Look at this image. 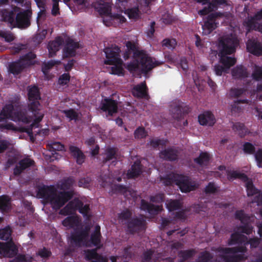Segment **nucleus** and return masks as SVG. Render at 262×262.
Wrapping results in <instances>:
<instances>
[{
	"mask_svg": "<svg viewBox=\"0 0 262 262\" xmlns=\"http://www.w3.org/2000/svg\"><path fill=\"white\" fill-rule=\"evenodd\" d=\"M239 42L235 37H225L220 38L217 46L219 62L222 66L216 64L214 67V71L217 76H221L223 73L227 72L230 68L236 62L234 57L228 56L233 54Z\"/></svg>",
	"mask_w": 262,
	"mask_h": 262,
	"instance_id": "nucleus-1",
	"label": "nucleus"
},
{
	"mask_svg": "<svg viewBox=\"0 0 262 262\" xmlns=\"http://www.w3.org/2000/svg\"><path fill=\"white\" fill-rule=\"evenodd\" d=\"M37 195L39 198L50 202L53 208L59 209L73 198L74 192H57L54 185H42L37 187Z\"/></svg>",
	"mask_w": 262,
	"mask_h": 262,
	"instance_id": "nucleus-2",
	"label": "nucleus"
},
{
	"mask_svg": "<svg viewBox=\"0 0 262 262\" xmlns=\"http://www.w3.org/2000/svg\"><path fill=\"white\" fill-rule=\"evenodd\" d=\"M8 119L25 124H28L31 121V118L27 116L26 110L18 108L15 109L12 104H6L0 112V130H16L12 123L7 122Z\"/></svg>",
	"mask_w": 262,
	"mask_h": 262,
	"instance_id": "nucleus-3",
	"label": "nucleus"
},
{
	"mask_svg": "<svg viewBox=\"0 0 262 262\" xmlns=\"http://www.w3.org/2000/svg\"><path fill=\"white\" fill-rule=\"evenodd\" d=\"M126 51L124 53L123 58L125 60L128 59L133 54V58H139L143 66L144 72H149L154 68L162 64L163 62L157 61H153L152 59L149 57L146 52L143 50H139L138 47L133 41L126 42Z\"/></svg>",
	"mask_w": 262,
	"mask_h": 262,
	"instance_id": "nucleus-4",
	"label": "nucleus"
},
{
	"mask_svg": "<svg viewBox=\"0 0 262 262\" xmlns=\"http://www.w3.org/2000/svg\"><path fill=\"white\" fill-rule=\"evenodd\" d=\"M28 97L30 102L28 104V108L34 117V120L32 125L38 127L39 123L44 117V114L40 109V104L39 100L41 99V97L40 91L37 86H29Z\"/></svg>",
	"mask_w": 262,
	"mask_h": 262,
	"instance_id": "nucleus-5",
	"label": "nucleus"
},
{
	"mask_svg": "<svg viewBox=\"0 0 262 262\" xmlns=\"http://www.w3.org/2000/svg\"><path fill=\"white\" fill-rule=\"evenodd\" d=\"M106 59L104 61L105 64L114 65L112 67V74L121 75L123 73L122 67L123 61L120 58V49L117 46L111 48H106L104 49Z\"/></svg>",
	"mask_w": 262,
	"mask_h": 262,
	"instance_id": "nucleus-6",
	"label": "nucleus"
},
{
	"mask_svg": "<svg viewBox=\"0 0 262 262\" xmlns=\"http://www.w3.org/2000/svg\"><path fill=\"white\" fill-rule=\"evenodd\" d=\"M261 239L257 237L250 238L247 240L244 243V245L238 246L232 248H225L223 249V252L225 254H235L238 252L245 253L247 252L246 246L248 245H250L251 248H256L258 247L260 243Z\"/></svg>",
	"mask_w": 262,
	"mask_h": 262,
	"instance_id": "nucleus-7",
	"label": "nucleus"
},
{
	"mask_svg": "<svg viewBox=\"0 0 262 262\" xmlns=\"http://www.w3.org/2000/svg\"><path fill=\"white\" fill-rule=\"evenodd\" d=\"M235 218L239 220L243 224L237 228L238 231L247 235H250L252 233L253 227L249 223L250 216L246 214L243 210L236 211Z\"/></svg>",
	"mask_w": 262,
	"mask_h": 262,
	"instance_id": "nucleus-8",
	"label": "nucleus"
},
{
	"mask_svg": "<svg viewBox=\"0 0 262 262\" xmlns=\"http://www.w3.org/2000/svg\"><path fill=\"white\" fill-rule=\"evenodd\" d=\"M224 16V13L220 12H215L208 14L207 20L204 22L202 26L203 33L205 35L211 33L217 27L219 23L215 22L216 19L223 17Z\"/></svg>",
	"mask_w": 262,
	"mask_h": 262,
	"instance_id": "nucleus-9",
	"label": "nucleus"
},
{
	"mask_svg": "<svg viewBox=\"0 0 262 262\" xmlns=\"http://www.w3.org/2000/svg\"><path fill=\"white\" fill-rule=\"evenodd\" d=\"M182 192H189L195 190L197 186L190 177L182 174H178L176 184Z\"/></svg>",
	"mask_w": 262,
	"mask_h": 262,
	"instance_id": "nucleus-10",
	"label": "nucleus"
},
{
	"mask_svg": "<svg viewBox=\"0 0 262 262\" xmlns=\"http://www.w3.org/2000/svg\"><path fill=\"white\" fill-rule=\"evenodd\" d=\"M126 226L128 232L134 234L145 230L146 221L143 217H134L127 221Z\"/></svg>",
	"mask_w": 262,
	"mask_h": 262,
	"instance_id": "nucleus-11",
	"label": "nucleus"
},
{
	"mask_svg": "<svg viewBox=\"0 0 262 262\" xmlns=\"http://www.w3.org/2000/svg\"><path fill=\"white\" fill-rule=\"evenodd\" d=\"M32 11L29 9L20 11L15 16V26L19 29H26L31 25Z\"/></svg>",
	"mask_w": 262,
	"mask_h": 262,
	"instance_id": "nucleus-12",
	"label": "nucleus"
},
{
	"mask_svg": "<svg viewBox=\"0 0 262 262\" xmlns=\"http://www.w3.org/2000/svg\"><path fill=\"white\" fill-rule=\"evenodd\" d=\"M89 228L75 229L71 235V242L77 247H80L86 242L89 236Z\"/></svg>",
	"mask_w": 262,
	"mask_h": 262,
	"instance_id": "nucleus-13",
	"label": "nucleus"
},
{
	"mask_svg": "<svg viewBox=\"0 0 262 262\" xmlns=\"http://www.w3.org/2000/svg\"><path fill=\"white\" fill-rule=\"evenodd\" d=\"M169 111L172 117L177 120H180L182 115L188 113V108L183 107L180 101L172 102L170 105Z\"/></svg>",
	"mask_w": 262,
	"mask_h": 262,
	"instance_id": "nucleus-14",
	"label": "nucleus"
},
{
	"mask_svg": "<svg viewBox=\"0 0 262 262\" xmlns=\"http://www.w3.org/2000/svg\"><path fill=\"white\" fill-rule=\"evenodd\" d=\"M82 204V201L77 198L69 201L68 203L60 210L59 213L63 215H71L75 213Z\"/></svg>",
	"mask_w": 262,
	"mask_h": 262,
	"instance_id": "nucleus-15",
	"label": "nucleus"
},
{
	"mask_svg": "<svg viewBox=\"0 0 262 262\" xmlns=\"http://www.w3.org/2000/svg\"><path fill=\"white\" fill-rule=\"evenodd\" d=\"M18 249L13 242H0V254L4 257H13L17 253Z\"/></svg>",
	"mask_w": 262,
	"mask_h": 262,
	"instance_id": "nucleus-16",
	"label": "nucleus"
},
{
	"mask_svg": "<svg viewBox=\"0 0 262 262\" xmlns=\"http://www.w3.org/2000/svg\"><path fill=\"white\" fill-rule=\"evenodd\" d=\"M102 235L100 232V227L96 226L94 231L91 233L90 240L86 243L88 247L95 246L97 249H101L103 244L101 243Z\"/></svg>",
	"mask_w": 262,
	"mask_h": 262,
	"instance_id": "nucleus-17",
	"label": "nucleus"
},
{
	"mask_svg": "<svg viewBox=\"0 0 262 262\" xmlns=\"http://www.w3.org/2000/svg\"><path fill=\"white\" fill-rule=\"evenodd\" d=\"M100 108L103 112H107L109 116H113L118 111V103L111 98H106L102 101Z\"/></svg>",
	"mask_w": 262,
	"mask_h": 262,
	"instance_id": "nucleus-18",
	"label": "nucleus"
},
{
	"mask_svg": "<svg viewBox=\"0 0 262 262\" xmlns=\"http://www.w3.org/2000/svg\"><path fill=\"white\" fill-rule=\"evenodd\" d=\"M179 152L176 147H169L161 150L159 153V156L168 161H175L179 159Z\"/></svg>",
	"mask_w": 262,
	"mask_h": 262,
	"instance_id": "nucleus-19",
	"label": "nucleus"
},
{
	"mask_svg": "<svg viewBox=\"0 0 262 262\" xmlns=\"http://www.w3.org/2000/svg\"><path fill=\"white\" fill-rule=\"evenodd\" d=\"M247 50L252 54L259 56L262 55V43L255 39H250L247 43Z\"/></svg>",
	"mask_w": 262,
	"mask_h": 262,
	"instance_id": "nucleus-20",
	"label": "nucleus"
},
{
	"mask_svg": "<svg viewBox=\"0 0 262 262\" xmlns=\"http://www.w3.org/2000/svg\"><path fill=\"white\" fill-rule=\"evenodd\" d=\"M198 121L201 125L212 126L216 122L214 115L209 111H205L198 116Z\"/></svg>",
	"mask_w": 262,
	"mask_h": 262,
	"instance_id": "nucleus-21",
	"label": "nucleus"
},
{
	"mask_svg": "<svg viewBox=\"0 0 262 262\" xmlns=\"http://www.w3.org/2000/svg\"><path fill=\"white\" fill-rule=\"evenodd\" d=\"M79 48V44L72 39L66 41V45L63 49V55L65 57H73L75 55L76 50Z\"/></svg>",
	"mask_w": 262,
	"mask_h": 262,
	"instance_id": "nucleus-22",
	"label": "nucleus"
},
{
	"mask_svg": "<svg viewBox=\"0 0 262 262\" xmlns=\"http://www.w3.org/2000/svg\"><path fill=\"white\" fill-rule=\"evenodd\" d=\"M34 164L35 162L33 160L29 158H25L20 160L18 165H16L13 169V174L15 176H19L24 170L34 165Z\"/></svg>",
	"mask_w": 262,
	"mask_h": 262,
	"instance_id": "nucleus-23",
	"label": "nucleus"
},
{
	"mask_svg": "<svg viewBox=\"0 0 262 262\" xmlns=\"http://www.w3.org/2000/svg\"><path fill=\"white\" fill-rule=\"evenodd\" d=\"M148 88L145 82H142L135 85L132 91L133 95L137 98L148 99Z\"/></svg>",
	"mask_w": 262,
	"mask_h": 262,
	"instance_id": "nucleus-24",
	"label": "nucleus"
},
{
	"mask_svg": "<svg viewBox=\"0 0 262 262\" xmlns=\"http://www.w3.org/2000/svg\"><path fill=\"white\" fill-rule=\"evenodd\" d=\"M140 208L150 214L157 215L162 210V205H155L142 199L141 201Z\"/></svg>",
	"mask_w": 262,
	"mask_h": 262,
	"instance_id": "nucleus-25",
	"label": "nucleus"
},
{
	"mask_svg": "<svg viewBox=\"0 0 262 262\" xmlns=\"http://www.w3.org/2000/svg\"><path fill=\"white\" fill-rule=\"evenodd\" d=\"M99 249L95 248L85 250V258L86 260H91V262H105L104 257L97 253V251Z\"/></svg>",
	"mask_w": 262,
	"mask_h": 262,
	"instance_id": "nucleus-26",
	"label": "nucleus"
},
{
	"mask_svg": "<svg viewBox=\"0 0 262 262\" xmlns=\"http://www.w3.org/2000/svg\"><path fill=\"white\" fill-rule=\"evenodd\" d=\"M94 7L100 15L112 18L113 14L111 12V7L108 3L98 2L94 4Z\"/></svg>",
	"mask_w": 262,
	"mask_h": 262,
	"instance_id": "nucleus-27",
	"label": "nucleus"
},
{
	"mask_svg": "<svg viewBox=\"0 0 262 262\" xmlns=\"http://www.w3.org/2000/svg\"><path fill=\"white\" fill-rule=\"evenodd\" d=\"M69 151L78 165H81L84 162L86 157L78 147L71 145L69 147Z\"/></svg>",
	"mask_w": 262,
	"mask_h": 262,
	"instance_id": "nucleus-28",
	"label": "nucleus"
},
{
	"mask_svg": "<svg viewBox=\"0 0 262 262\" xmlns=\"http://www.w3.org/2000/svg\"><path fill=\"white\" fill-rule=\"evenodd\" d=\"M63 43V39L61 36H58L55 40L49 42L48 49L50 57H52L56 55V52L59 50Z\"/></svg>",
	"mask_w": 262,
	"mask_h": 262,
	"instance_id": "nucleus-29",
	"label": "nucleus"
},
{
	"mask_svg": "<svg viewBox=\"0 0 262 262\" xmlns=\"http://www.w3.org/2000/svg\"><path fill=\"white\" fill-rule=\"evenodd\" d=\"M126 68L130 73L140 71L141 73L146 74L148 72L143 71V67L141 62V59L139 58H133L130 62L127 63Z\"/></svg>",
	"mask_w": 262,
	"mask_h": 262,
	"instance_id": "nucleus-30",
	"label": "nucleus"
},
{
	"mask_svg": "<svg viewBox=\"0 0 262 262\" xmlns=\"http://www.w3.org/2000/svg\"><path fill=\"white\" fill-rule=\"evenodd\" d=\"M26 68L25 64L20 59L13 61L9 64L8 70L10 73L14 75H17L20 74Z\"/></svg>",
	"mask_w": 262,
	"mask_h": 262,
	"instance_id": "nucleus-31",
	"label": "nucleus"
},
{
	"mask_svg": "<svg viewBox=\"0 0 262 262\" xmlns=\"http://www.w3.org/2000/svg\"><path fill=\"white\" fill-rule=\"evenodd\" d=\"M232 76L234 79H242L248 77L247 69L242 65H237L231 71Z\"/></svg>",
	"mask_w": 262,
	"mask_h": 262,
	"instance_id": "nucleus-32",
	"label": "nucleus"
},
{
	"mask_svg": "<svg viewBox=\"0 0 262 262\" xmlns=\"http://www.w3.org/2000/svg\"><path fill=\"white\" fill-rule=\"evenodd\" d=\"M118 149L115 147H107L105 151V156L104 157L102 163L106 164L110 161L112 163L117 162Z\"/></svg>",
	"mask_w": 262,
	"mask_h": 262,
	"instance_id": "nucleus-33",
	"label": "nucleus"
},
{
	"mask_svg": "<svg viewBox=\"0 0 262 262\" xmlns=\"http://www.w3.org/2000/svg\"><path fill=\"white\" fill-rule=\"evenodd\" d=\"M75 183V180L73 178L71 177H69L66 178L62 179L59 183L58 184V188L62 190L61 191H68L70 190H73L72 189L74 184ZM75 192V191H74Z\"/></svg>",
	"mask_w": 262,
	"mask_h": 262,
	"instance_id": "nucleus-34",
	"label": "nucleus"
},
{
	"mask_svg": "<svg viewBox=\"0 0 262 262\" xmlns=\"http://www.w3.org/2000/svg\"><path fill=\"white\" fill-rule=\"evenodd\" d=\"M142 172V165L140 161H135L132 165L131 168L127 172V177L129 179H133L139 177Z\"/></svg>",
	"mask_w": 262,
	"mask_h": 262,
	"instance_id": "nucleus-35",
	"label": "nucleus"
},
{
	"mask_svg": "<svg viewBox=\"0 0 262 262\" xmlns=\"http://www.w3.org/2000/svg\"><path fill=\"white\" fill-rule=\"evenodd\" d=\"M247 240V237L246 235L242 234L238 232H235L231 235L230 238L228 241L229 245H233L238 244L244 245V243Z\"/></svg>",
	"mask_w": 262,
	"mask_h": 262,
	"instance_id": "nucleus-36",
	"label": "nucleus"
},
{
	"mask_svg": "<svg viewBox=\"0 0 262 262\" xmlns=\"http://www.w3.org/2000/svg\"><path fill=\"white\" fill-rule=\"evenodd\" d=\"M232 128L234 132L237 133L241 138L245 137L249 133L248 129L245 124L241 122L233 123Z\"/></svg>",
	"mask_w": 262,
	"mask_h": 262,
	"instance_id": "nucleus-37",
	"label": "nucleus"
},
{
	"mask_svg": "<svg viewBox=\"0 0 262 262\" xmlns=\"http://www.w3.org/2000/svg\"><path fill=\"white\" fill-rule=\"evenodd\" d=\"M257 20H259L255 17V15L253 16L248 17L247 19L244 21V25L248 31H257L259 25V23L256 21Z\"/></svg>",
	"mask_w": 262,
	"mask_h": 262,
	"instance_id": "nucleus-38",
	"label": "nucleus"
},
{
	"mask_svg": "<svg viewBox=\"0 0 262 262\" xmlns=\"http://www.w3.org/2000/svg\"><path fill=\"white\" fill-rule=\"evenodd\" d=\"M79 223V220L76 216H69L67 217L62 223L63 226L69 228L78 226Z\"/></svg>",
	"mask_w": 262,
	"mask_h": 262,
	"instance_id": "nucleus-39",
	"label": "nucleus"
},
{
	"mask_svg": "<svg viewBox=\"0 0 262 262\" xmlns=\"http://www.w3.org/2000/svg\"><path fill=\"white\" fill-rule=\"evenodd\" d=\"M36 57L35 54L32 52H28L20 57V60L25 64L26 67L33 65L35 61L33 60Z\"/></svg>",
	"mask_w": 262,
	"mask_h": 262,
	"instance_id": "nucleus-40",
	"label": "nucleus"
},
{
	"mask_svg": "<svg viewBox=\"0 0 262 262\" xmlns=\"http://www.w3.org/2000/svg\"><path fill=\"white\" fill-rule=\"evenodd\" d=\"M15 14L12 10H4L2 12V17L5 21H7L11 25H15Z\"/></svg>",
	"mask_w": 262,
	"mask_h": 262,
	"instance_id": "nucleus-41",
	"label": "nucleus"
},
{
	"mask_svg": "<svg viewBox=\"0 0 262 262\" xmlns=\"http://www.w3.org/2000/svg\"><path fill=\"white\" fill-rule=\"evenodd\" d=\"M178 173L171 172L161 178L163 183L165 186H171L173 184H176V180Z\"/></svg>",
	"mask_w": 262,
	"mask_h": 262,
	"instance_id": "nucleus-42",
	"label": "nucleus"
},
{
	"mask_svg": "<svg viewBox=\"0 0 262 262\" xmlns=\"http://www.w3.org/2000/svg\"><path fill=\"white\" fill-rule=\"evenodd\" d=\"M227 175L229 180L238 178L244 182H246L248 180V177L246 174L238 172L237 171H228Z\"/></svg>",
	"mask_w": 262,
	"mask_h": 262,
	"instance_id": "nucleus-43",
	"label": "nucleus"
},
{
	"mask_svg": "<svg viewBox=\"0 0 262 262\" xmlns=\"http://www.w3.org/2000/svg\"><path fill=\"white\" fill-rule=\"evenodd\" d=\"M247 256L245 255L244 253L235 254L232 255H227L225 257V262H241L245 260Z\"/></svg>",
	"mask_w": 262,
	"mask_h": 262,
	"instance_id": "nucleus-44",
	"label": "nucleus"
},
{
	"mask_svg": "<svg viewBox=\"0 0 262 262\" xmlns=\"http://www.w3.org/2000/svg\"><path fill=\"white\" fill-rule=\"evenodd\" d=\"M210 160L209 155L206 152H202L198 158L194 159L195 163L200 166L207 165Z\"/></svg>",
	"mask_w": 262,
	"mask_h": 262,
	"instance_id": "nucleus-45",
	"label": "nucleus"
},
{
	"mask_svg": "<svg viewBox=\"0 0 262 262\" xmlns=\"http://www.w3.org/2000/svg\"><path fill=\"white\" fill-rule=\"evenodd\" d=\"M166 206L169 211L180 209L182 207L180 201L178 200H170L166 203Z\"/></svg>",
	"mask_w": 262,
	"mask_h": 262,
	"instance_id": "nucleus-46",
	"label": "nucleus"
},
{
	"mask_svg": "<svg viewBox=\"0 0 262 262\" xmlns=\"http://www.w3.org/2000/svg\"><path fill=\"white\" fill-rule=\"evenodd\" d=\"M125 13L129 19L137 20L140 17L141 13L138 7H135L125 10Z\"/></svg>",
	"mask_w": 262,
	"mask_h": 262,
	"instance_id": "nucleus-47",
	"label": "nucleus"
},
{
	"mask_svg": "<svg viewBox=\"0 0 262 262\" xmlns=\"http://www.w3.org/2000/svg\"><path fill=\"white\" fill-rule=\"evenodd\" d=\"M246 187L247 192V195L248 196H253L254 195L258 194L259 190L257 189L253 185V182L249 180L246 181Z\"/></svg>",
	"mask_w": 262,
	"mask_h": 262,
	"instance_id": "nucleus-48",
	"label": "nucleus"
},
{
	"mask_svg": "<svg viewBox=\"0 0 262 262\" xmlns=\"http://www.w3.org/2000/svg\"><path fill=\"white\" fill-rule=\"evenodd\" d=\"M195 254V251L193 249L181 250L178 252V255L182 258L183 260H186L192 257Z\"/></svg>",
	"mask_w": 262,
	"mask_h": 262,
	"instance_id": "nucleus-49",
	"label": "nucleus"
},
{
	"mask_svg": "<svg viewBox=\"0 0 262 262\" xmlns=\"http://www.w3.org/2000/svg\"><path fill=\"white\" fill-rule=\"evenodd\" d=\"M90 207L89 204H83V203L82 202V204L81 206L79 207L78 208V211L80 213L82 214L84 217H85L86 220H89L91 217V215L90 214Z\"/></svg>",
	"mask_w": 262,
	"mask_h": 262,
	"instance_id": "nucleus-50",
	"label": "nucleus"
},
{
	"mask_svg": "<svg viewBox=\"0 0 262 262\" xmlns=\"http://www.w3.org/2000/svg\"><path fill=\"white\" fill-rule=\"evenodd\" d=\"M47 147L49 150L52 151H62L64 149V146L59 142L51 141L47 144Z\"/></svg>",
	"mask_w": 262,
	"mask_h": 262,
	"instance_id": "nucleus-51",
	"label": "nucleus"
},
{
	"mask_svg": "<svg viewBox=\"0 0 262 262\" xmlns=\"http://www.w3.org/2000/svg\"><path fill=\"white\" fill-rule=\"evenodd\" d=\"M0 38H4L7 42H11L15 39L13 33L7 30H0Z\"/></svg>",
	"mask_w": 262,
	"mask_h": 262,
	"instance_id": "nucleus-52",
	"label": "nucleus"
},
{
	"mask_svg": "<svg viewBox=\"0 0 262 262\" xmlns=\"http://www.w3.org/2000/svg\"><path fill=\"white\" fill-rule=\"evenodd\" d=\"M253 79L259 81L262 80V67L255 65L251 75Z\"/></svg>",
	"mask_w": 262,
	"mask_h": 262,
	"instance_id": "nucleus-53",
	"label": "nucleus"
},
{
	"mask_svg": "<svg viewBox=\"0 0 262 262\" xmlns=\"http://www.w3.org/2000/svg\"><path fill=\"white\" fill-rule=\"evenodd\" d=\"M212 258V254L209 251H205L200 253L195 262H209Z\"/></svg>",
	"mask_w": 262,
	"mask_h": 262,
	"instance_id": "nucleus-54",
	"label": "nucleus"
},
{
	"mask_svg": "<svg viewBox=\"0 0 262 262\" xmlns=\"http://www.w3.org/2000/svg\"><path fill=\"white\" fill-rule=\"evenodd\" d=\"M36 255L43 259H48L51 256L52 252L50 249L43 247L38 250Z\"/></svg>",
	"mask_w": 262,
	"mask_h": 262,
	"instance_id": "nucleus-55",
	"label": "nucleus"
},
{
	"mask_svg": "<svg viewBox=\"0 0 262 262\" xmlns=\"http://www.w3.org/2000/svg\"><path fill=\"white\" fill-rule=\"evenodd\" d=\"M177 42L176 39L165 38L162 41V46L167 47L168 49L173 50L176 47Z\"/></svg>",
	"mask_w": 262,
	"mask_h": 262,
	"instance_id": "nucleus-56",
	"label": "nucleus"
},
{
	"mask_svg": "<svg viewBox=\"0 0 262 262\" xmlns=\"http://www.w3.org/2000/svg\"><path fill=\"white\" fill-rule=\"evenodd\" d=\"M11 229L9 226L0 229V239L7 241L11 234Z\"/></svg>",
	"mask_w": 262,
	"mask_h": 262,
	"instance_id": "nucleus-57",
	"label": "nucleus"
},
{
	"mask_svg": "<svg viewBox=\"0 0 262 262\" xmlns=\"http://www.w3.org/2000/svg\"><path fill=\"white\" fill-rule=\"evenodd\" d=\"M10 200L7 196L0 198V209L6 211L9 209Z\"/></svg>",
	"mask_w": 262,
	"mask_h": 262,
	"instance_id": "nucleus-58",
	"label": "nucleus"
},
{
	"mask_svg": "<svg viewBox=\"0 0 262 262\" xmlns=\"http://www.w3.org/2000/svg\"><path fill=\"white\" fill-rule=\"evenodd\" d=\"M243 150L246 154L253 155L255 151V147L251 143L246 142L243 145Z\"/></svg>",
	"mask_w": 262,
	"mask_h": 262,
	"instance_id": "nucleus-59",
	"label": "nucleus"
},
{
	"mask_svg": "<svg viewBox=\"0 0 262 262\" xmlns=\"http://www.w3.org/2000/svg\"><path fill=\"white\" fill-rule=\"evenodd\" d=\"M167 143L168 140L167 139H154L150 141V145L153 148H156L159 145L165 146Z\"/></svg>",
	"mask_w": 262,
	"mask_h": 262,
	"instance_id": "nucleus-60",
	"label": "nucleus"
},
{
	"mask_svg": "<svg viewBox=\"0 0 262 262\" xmlns=\"http://www.w3.org/2000/svg\"><path fill=\"white\" fill-rule=\"evenodd\" d=\"M111 190L113 193H122L127 191V187L123 185L114 184L112 185Z\"/></svg>",
	"mask_w": 262,
	"mask_h": 262,
	"instance_id": "nucleus-61",
	"label": "nucleus"
},
{
	"mask_svg": "<svg viewBox=\"0 0 262 262\" xmlns=\"http://www.w3.org/2000/svg\"><path fill=\"white\" fill-rule=\"evenodd\" d=\"M146 136L147 133L143 127H138L134 132V137L136 139H143Z\"/></svg>",
	"mask_w": 262,
	"mask_h": 262,
	"instance_id": "nucleus-62",
	"label": "nucleus"
},
{
	"mask_svg": "<svg viewBox=\"0 0 262 262\" xmlns=\"http://www.w3.org/2000/svg\"><path fill=\"white\" fill-rule=\"evenodd\" d=\"M14 259L16 262H32L33 259L31 256L22 254H19Z\"/></svg>",
	"mask_w": 262,
	"mask_h": 262,
	"instance_id": "nucleus-63",
	"label": "nucleus"
},
{
	"mask_svg": "<svg viewBox=\"0 0 262 262\" xmlns=\"http://www.w3.org/2000/svg\"><path fill=\"white\" fill-rule=\"evenodd\" d=\"M254 156L257 166L259 168H262V148H259L255 151Z\"/></svg>",
	"mask_w": 262,
	"mask_h": 262,
	"instance_id": "nucleus-64",
	"label": "nucleus"
}]
</instances>
